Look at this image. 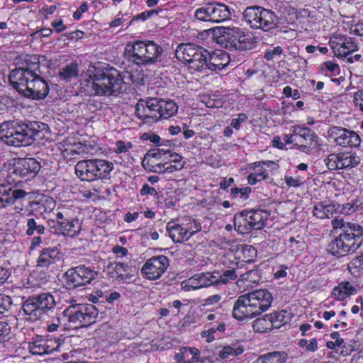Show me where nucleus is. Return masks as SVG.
Here are the masks:
<instances>
[{"label":"nucleus","instance_id":"obj_34","mask_svg":"<svg viewBox=\"0 0 363 363\" xmlns=\"http://www.w3.org/2000/svg\"><path fill=\"white\" fill-rule=\"evenodd\" d=\"M356 292V287L350 281H342L333 289V295L338 300H343Z\"/></svg>","mask_w":363,"mask_h":363},{"label":"nucleus","instance_id":"obj_16","mask_svg":"<svg viewBox=\"0 0 363 363\" xmlns=\"http://www.w3.org/2000/svg\"><path fill=\"white\" fill-rule=\"evenodd\" d=\"M291 130L294 131V135L296 137V148L303 152H309L311 147L317 143L316 134L307 127L294 125Z\"/></svg>","mask_w":363,"mask_h":363},{"label":"nucleus","instance_id":"obj_4","mask_svg":"<svg viewBox=\"0 0 363 363\" xmlns=\"http://www.w3.org/2000/svg\"><path fill=\"white\" fill-rule=\"evenodd\" d=\"M91 94L97 96H116L125 90V83L121 72L114 67L95 70L88 81Z\"/></svg>","mask_w":363,"mask_h":363},{"label":"nucleus","instance_id":"obj_44","mask_svg":"<svg viewBox=\"0 0 363 363\" xmlns=\"http://www.w3.org/2000/svg\"><path fill=\"white\" fill-rule=\"evenodd\" d=\"M78 72L77 64L72 62L62 68L59 72V76L62 79L69 82L74 78H77Z\"/></svg>","mask_w":363,"mask_h":363},{"label":"nucleus","instance_id":"obj_39","mask_svg":"<svg viewBox=\"0 0 363 363\" xmlns=\"http://www.w3.org/2000/svg\"><path fill=\"white\" fill-rule=\"evenodd\" d=\"M271 318L272 315H269V314H266L262 318H257L252 325L254 330L259 333H264L271 330L273 328Z\"/></svg>","mask_w":363,"mask_h":363},{"label":"nucleus","instance_id":"obj_11","mask_svg":"<svg viewBox=\"0 0 363 363\" xmlns=\"http://www.w3.org/2000/svg\"><path fill=\"white\" fill-rule=\"evenodd\" d=\"M98 272L91 267L80 264L69 269L63 275L66 289L71 290L89 284L96 279Z\"/></svg>","mask_w":363,"mask_h":363},{"label":"nucleus","instance_id":"obj_49","mask_svg":"<svg viewBox=\"0 0 363 363\" xmlns=\"http://www.w3.org/2000/svg\"><path fill=\"white\" fill-rule=\"evenodd\" d=\"M323 72H329L331 76L336 77L340 73V66L333 61H325L320 65Z\"/></svg>","mask_w":363,"mask_h":363},{"label":"nucleus","instance_id":"obj_28","mask_svg":"<svg viewBox=\"0 0 363 363\" xmlns=\"http://www.w3.org/2000/svg\"><path fill=\"white\" fill-rule=\"evenodd\" d=\"M175 359L179 363H211L209 359H200L199 350L194 347L181 348Z\"/></svg>","mask_w":363,"mask_h":363},{"label":"nucleus","instance_id":"obj_29","mask_svg":"<svg viewBox=\"0 0 363 363\" xmlns=\"http://www.w3.org/2000/svg\"><path fill=\"white\" fill-rule=\"evenodd\" d=\"M107 270L111 277L118 281H124L130 278V267L128 264L123 262L110 263Z\"/></svg>","mask_w":363,"mask_h":363},{"label":"nucleus","instance_id":"obj_43","mask_svg":"<svg viewBox=\"0 0 363 363\" xmlns=\"http://www.w3.org/2000/svg\"><path fill=\"white\" fill-rule=\"evenodd\" d=\"M213 6L212 2L206 4L204 6L197 9L195 11L194 16L201 21L213 22Z\"/></svg>","mask_w":363,"mask_h":363},{"label":"nucleus","instance_id":"obj_40","mask_svg":"<svg viewBox=\"0 0 363 363\" xmlns=\"http://www.w3.org/2000/svg\"><path fill=\"white\" fill-rule=\"evenodd\" d=\"M213 273L216 276V278H214V280H216L215 284L216 286L226 284L230 281L236 279L238 277V274L234 269L225 270L222 274H220L218 271H213Z\"/></svg>","mask_w":363,"mask_h":363},{"label":"nucleus","instance_id":"obj_9","mask_svg":"<svg viewBox=\"0 0 363 363\" xmlns=\"http://www.w3.org/2000/svg\"><path fill=\"white\" fill-rule=\"evenodd\" d=\"M220 36L218 42L225 44V47L236 50H247L254 48L256 41L253 34L238 27H221L219 28Z\"/></svg>","mask_w":363,"mask_h":363},{"label":"nucleus","instance_id":"obj_57","mask_svg":"<svg viewBox=\"0 0 363 363\" xmlns=\"http://www.w3.org/2000/svg\"><path fill=\"white\" fill-rule=\"evenodd\" d=\"M169 153V150H164L158 148L156 150L150 151L147 153V156L152 157L157 160H162L163 161L164 156H166Z\"/></svg>","mask_w":363,"mask_h":363},{"label":"nucleus","instance_id":"obj_58","mask_svg":"<svg viewBox=\"0 0 363 363\" xmlns=\"http://www.w3.org/2000/svg\"><path fill=\"white\" fill-rule=\"evenodd\" d=\"M283 52V49L280 46H277L273 50H269L265 52L264 57L267 60H273L274 56L279 55Z\"/></svg>","mask_w":363,"mask_h":363},{"label":"nucleus","instance_id":"obj_59","mask_svg":"<svg viewBox=\"0 0 363 363\" xmlns=\"http://www.w3.org/2000/svg\"><path fill=\"white\" fill-rule=\"evenodd\" d=\"M289 241L292 251L301 250L305 246V243L303 240H296L294 237H291Z\"/></svg>","mask_w":363,"mask_h":363},{"label":"nucleus","instance_id":"obj_45","mask_svg":"<svg viewBox=\"0 0 363 363\" xmlns=\"http://www.w3.org/2000/svg\"><path fill=\"white\" fill-rule=\"evenodd\" d=\"M359 158L356 155L341 152V169L354 167L359 164Z\"/></svg>","mask_w":363,"mask_h":363},{"label":"nucleus","instance_id":"obj_21","mask_svg":"<svg viewBox=\"0 0 363 363\" xmlns=\"http://www.w3.org/2000/svg\"><path fill=\"white\" fill-rule=\"evenodd\" d=\"M265 9L259 6L247 7L242 13L243 19L251 28L262 30Z\"/></svg>","mask_w":363,"mask_h":363},{"label":"nucleus","instance_id":"obj_19","mask_svg":"<svg viewBox=\"0 0 363 363\" xmlns=\"http://www.w3.org/2000/svg\"><path fill=\"white\" fill-rule=\"evenodd\" d=\"M33 77L34 75L26 72V70L18 67L10 72L9 80L11 86L25 96V92H27V86H30L29 81H32Z\"/></svg>","mask_w":363,"mask_h":363},{"label":"nucleus","instance_id":"obj_3","mask_svg":"<svg viewBox=\"0 0 363 363\" xmlns=\"http://www.w3.org/2000/svg\"><path fill=\"white\" fill-rule=\"evenodd\" d=\"M273 298L266 289H259L242 294L235 301L233 315L239 320L252 318L271 306Z\"/></svg>","mask_w":363,"mask_h":363},{"label":"nucleus","instance_id":"obj_33","mask_svg":"<svg viewBox=\"0 0 363 363\" xmlns=\"http://www.w3.org/2000/svg\"><path fill=\"white\" fill-rule=\"evenodd\" d=\"M213 22L221 23L230 19L231 12L228 6L224 4L213 1Z\"/></svg>","mask_w":363,"mask_h":363},{"label":"nucleus","instance_id":"obj_26","mask_svg":"<svg viewBox=\"0 0 363 363\" xmlns=\"http://www.w3.org/2000/svg\"><path fill=\"white\" fill-rule=\"evenodd\" d=\"M229 55L222 50L209 52L207 59L206 70L218 71L225 68L230 63Z\"/></svg>","mask_w":363,"mask_h":363},{"label":"nucleus","instance_id":"obj_12","mask_svg":"<svg viewBox=\"0 0 363 363\" xmlns=\"http://www.w3.org/2000/svg\"><path fill=\"white\" fill-rule=\"evenodd\" d=\"M55 305L54 296L45 292L26 299L23 303L22 310L25 314L36 318L54 308Z\"/></svg>","mask_w":363,"mask_h":363},{"label":"nucleus","instance_id":"obj_52","mask_svg":"<svg viewBox=\"0 0 363 363\" xmlns=\"http://www.w3.org/2000/svg\"><path fill=\"white\" fill-rule=\"evenodd\" d=\"M12 299L10 296L0 294V314L10 311L12 307Z\"/></svg>","mask_w":363,"mask_h":363},{"label":"nucleus","instance_id":"obj_42","mask_svg":"<svg viewBox=\"0 0 363 363\" xmlns=\"http://www.w3.org/2000/svg\"><path fill=\"white\" fill-rule=\"evenodd\" d=\"M45 232V228L43 225L41 224L38 218H30L27 220V230L26 235H33L35 233L42 235Z\"/></svg>","mask_w":363,"mask_h":363},{"label":"nucleus","instance_id":"obj_51","mask_svg":"<svg viewBox=\"0 0 363 363\" xmlns=\"http://www.w3.org/2000/svg\"><path fill=\"white\" fill-rule=\"evenodd\" d=\"M182 225L184 226L186 234H190L191 238L196 233H199L200 230H201V224L196 222L195 220L189 219L188 223H182Z\"/></svg>","mask_w":363,"mask_h":363},{"label":"nucleus","instance_id":"obj_32","mask_svg":"<svg viewBox=\"0 0 363 363\" xmlns=\"http://www.w3.org/2000/svg\"><path fill=\"white\" fill-rule=\"evenodd\" d=\"M261 274L258 269H251L245 274H242L238 280L237 284L239 286L244 285L245 287H253L259 283Z\"/></svg>","mask_w":363,"mask_h":363},{"label":"nucleus","instance_id":"obj_15","mask_svg":"<svg viewBox=\"0 0 363 363\" xmlns=\"http://www.w3.org/2000/svg\"><path fill=\"white\" fill-rule=\"evenodd\" d=\"M40 163L35 158H21L15 163L13 174L25 180L36 177L41 169Z\"/></svg>","mask_w":363,"mask_h":363},{"label":"nucleus","instance_id":"obj_55","mask_svg":"<svg viewBox=\"0 0 363 363\" xmlns=\"http://www.w3.org/2000/svg\"><path fill=\"white\" fill-rule=\"evenodd\" d=\"M144 104L146 108H150L152 112H158V113H160L159 99L150 98L147 100H145Z\"/></svg>","mask_w":363,"mask_h":363},{"label":"nucleus","instance_id":"obj_10","mask_svg":"<svg viewBox=\"0 0 363 363\" xmlns=\"http://www.w3.org/2000/svg\"><path fill=\"white\" fill-rule=\"evenodd\" d=\"M270 213L267 210L257 209L243 211L235 214V228L241 233L252 229H261L267 220Z\"/></svg>","mask_w":363,"mask_h":363},{"label":"nucleus","instance_id":"obj_47","mask_svg":"<svg viewBox=\"0 0 363 363\" xmlns=\"http://www.w3.org/2000/svg\"><path fill=\"white\" fill-rule=\"evenodd\" d=\"M225 330V325L223 323H219L217 326L213 325L207 330H203L201 333V337L205 338L208 342H211L215 340V334L216 332H223Z\"/></svg>","mask_w":363,"mask_h":363},{"label":"nucleus","instance_id":"obj_50","mask_svg":"<svg viewBox=\"0 0 363 363\" xmlns=\"http://www.w3.org/2000/svg\"><path fill=\"white\" fill-rule=\"evenodd\" d=\"M340 153H331L325 160V162L328 168L330 170L341 169Z\"/></svg>","mask_w":363,"mask_h":363},{"label":"nucleus","instance_id":"obj_63","mask_svg":"<svg viewBox=\"0 0 363 363\" xmlns=\"http://www.w3.org/2000/svg\"><path fill=\"white\" fill-rule=\"evenodd\" d=\"M353 101L356 106H359L363 111V89L358 90L354 94Z\"/></svg>","mask_w":363,"mask_h":363},{"label":"nucleus","instance_id":"obj_7","mask_svg":"<svg viewBox=\"0 0 363 363\" xmlns=\"http://www.w3.org/2000/svg\"><path fill=\"white\" fill-rule=\"evenodd\" d=\"M113 168V163L106 160H84L76 164L75 173L82 181L94 182L109 179Z\"/></svg>","mask_w":363,"mask_h":363},{"label":"nucleus","instance_id":"obj_60","mask_svg":"<svg viewBox=\"0 0 363 363\" xmlns=\"http://www.w3.org/2000/svg\"><path fill=\"white\" fill-rule=\"evenodd\" d=\"M140 194L142 196L150 195L157 196L158 193L154 187H151L148 184H145L143 185L142 189H140Z\"/></svg>","mask_w":363,"mask_h":363},{"label":"nucleus","instance_id":"obj_53","mask_svg":"<svg viewBox=\"0 0 363 363\" xmlns=\"http://www.w3.org/2000/svg\"><path fill=\"white\" fill-rule=\"evenodd\" d=\"M268 177V174L265 171H261L256 173H251L247 177L248 183L255 185L257 182L264 180Z\"/></svg>","mask_w":363,"mask_h":363},{"label":"nucleus","instance_id":"obj_35","mask_svg":"<svg viewBox=\"0 0 363 363\" xmlns=\"http://www.w3.org/2000/svg\"><path fill=\"white\" fill-rule=\"evenodd\" d=\"M336 208L334 204L319 203L314 206L313 214L316 218L324 219L330 218L336 213Z\"/></svg>","mask_w":363,"mask_h":363},{"label":"nucleus","instance_id":"obj_37","mask_svg":"<svg viewBox=\"0 0 363 363\" xmlns=\"http://www.w3.org/2000/svg\"><path fill=\"white\" fill-rule=\"evenodd\" d=\"M159 114L161 115V118L164 119L174 116L177 113L178 110L177 105L172 100L165 101L164 99H159Z\"/></svg>","mask_w":363,"mask_h":363},{"label":"nucleus","instance_id":"obj_23","mask_svg":"<svg viewBox=\"0 0 363 363\" xmlns=\"http://www.w3.org/2000/svg\"><path fill=\"white\" fill-rule=\"evenodd\" d=\"M264 14V22L262 26V30L265 32L279 28L281 25L289 23V19L284 15V11H278L276 13L270 9H266L263 11Z\"/></svg>","mask_w":363,"mask_h":363},{"label":"nucleus","instance_id":"obj_24","mask_svg":"<svg viewBox=\"0 0 363 363\" xmlns=\"http://www.w3.org/2000/svg\"><path fill=\"white\" fill-rule=\"evenodd\" d=\"M60 260V250L56 247L43 249L37 259V266L48 268Z\"/></svg>","mask_w":363,"mask_h":363},{"label":"nucleus","instance_id":"obj_25","mask_svg":"<svg viewBox=\"0 0 363 363\" xmlns=\"http://www.w3.org/2000/svg\"><path fill=\"white\" fill-rule=\"evenodd\" d=\"M28 193L23 189H0V209L15 203L18 200L24 199Z\"/></svg>","mask_w":363,"mask_h":363},{"label":"nucleus","instance_id":"obj_41","mask_svg":"<svg viewBox=\"0 0 363 363\" xmlns=\"http://www.w3.org/2000/svg\"><path fill=\"white\" fill-rule=\"evenodd\" d=\"M243 351V347L240 345H228L223 347L222 350L219 351L218 355L222 359H232L235 356L241 354Z\"/></svg>","mask_w":363,"mask_h":363},{"label":"nucleus","instance_id":"obj_17","mask_svg":"<svg viewBox=\"0 0 363 363\" xmlns=\"http://www.w3.org/2000/svg\"><path fill=\"white\" fill-rule=\"evenodd\" d=\"M329 135L335 143L343 147H355L360 144L359 135L354 131L340 126H333L329 130Z\"/></svg>","mask_w":363,"mask_h":363},{"label":"nucleus","instance_id":"obj_18","mask_svg":"<svg viewBox=\"0 0 363 363\" xmlns=\"http://www.w3.org/2000/svg\"><path fill=\"white\" fill-rule=\"evenodd\" d=\"M329 45L336 57L343 55L348 52L358 50V44L351 37L342 35H335L330 38Z\"/></svg>","mask_w":363,"mask_h":363},{"label":"nucleus","instance_id":"obj_13","mask_svg":"<svg viewBox=\"0 0 363 363\" xmlns=\"http://www.w3.org/2000/svg\"><path fill=\"white\" fill-rule=\"evenodd\" d=\"M57 224L55 232L65 236L74 237L81 230V225L75 218L74 211L65 206L59 207L56 213Z\"/></svg>","mask_w":363,"mask_h":363},{"label":"nucleus","instance_id":"obj_46","mask_svg":"<svg viewBox=\"0 0 363 363\" xmlns=\"http://www.w3.org/2000/svg\"><path fill=\"white\" fill-rule=\"evenodd\" d=\"M348 270L355 276L363 274V253L354 257L347 264Z\"/></svg>","mask_w":363,"mask_h":363},{"label":"nucleus","instance_id":"obj_5","mask_svg":"<svg viewBox=\"0 0 363 363\" xmlns=\"http://www.w3.org/2000/svg\"><path fill=\"white\" fill-rule=\"evenodd\" d=\"M162 48L152 40H135L125 47L126 58L135 64L150 65L161 61Z\"/></svg>","mask_w":363,"mask_h":363},{"label":"nucleus","instance_id":"obj_64","mask_svg":"<svg viewBox=\"0 0 363 363\" xmlns=\"http://www.w3.org/2000/svg\"><path fill=\"white\" fill-rule=\"evenodd\" d=\"M160 11H161L160 9L147 11H145V12H143V13L138 14L136 16V19H140L143 21H145L147 18L151 17L152 15H155V14L157 15Z\"/></svg>","mask_w":363,"mask_h":363},{"label":"nucleus","instance_id":"obj_56","mask_svg":"<svg viewBox=\"0 0 363 363\" xmlns=\"http://www.w3.org/2000/svg\"><path fill=\"white\" fill-rule=\"evenodd\" d=\"M11 333V328L5 322H0V343L5 342Z\"/></svg>","mask_w":363,"mask_h":363},{"label":"nucleus","instance_id":"obj_62","mask_svg":"<svg viewBox=\"0 0 363 363\" xmlns=\"http://www.w3.org/2000/svg\"><path fill=\"white\" fill-rule=\"evenodd\" d=\"M284 181L286 185L289 187H298L301 184V181L298 178H293L291 176L286 175L284 177Z\"/></svg>","mask_w":363,"mask_h":363},{"label":"nucleus","instance_id":"obj_8","mask_svg":"<svg viewBox=\"0 0 363 363\" xmlns=\"http://www.w3.org/2000/svg\"><path fill=\"white\" fill-rule=\"evenodd\" d=\"M209 52L194 43L180 44L176 50L177 58L186 65L192 72L206 70Z\"/></svg>","mask_w":363,"mask_h":363},{"label":"nucleus","instance_id":"obj_27","mask_svg":"<svg viewBox=\"0 0 363 363\" xmlns=\"http://www.w3.org/2000/svg\"><path fill=\"white\" fill-rule=\"evenodd\" d=\"M51 343H52V341L38 338L29 343L28 350L30 352L34 355H42L52 353L54 351L57 350L60 345L55 342L56 346L53 347L50 345Z\"/></svg>","mask_w":363,"mask_h":363},{"label":"nucleus","instance_id":"obj_61","mask_svg":"<svg viewBox=\"0 0 363 363\" xmlns=\"http://www.w3.org/2000/svg\"><path fill=\"white\" fill-rule=\"evenodd\" d=\"M60 318V315L56 319V322L55 323H52L50 324H49L48 325V330L49 332H55V331H57L58 328L60 326V325H62L64 328L67 327V323L65 322V320H60V322H59V319Z\"/></svg>","mask_w":363,"mask_h":363},{"label":"nucleus","instance_id":"obj_48","mask_svg":"<svg viewBox=\"0 0 363 363\" xmlns=\"http://www.w3.org/2000/svg\"><path fill=\"white\" fill-rule=\"evenodd\" d=\"M286 313V311L269 313V315H272L271 323L273 328H279L287 323Z\"/></svg>","mask_w":363,"mask_h":363},{"label":"nucleus","instance_id":"obj_6","mask_svg":"<svg viewBox=\"0 0 363 363\" xmlns=\"http://www.w3.org/2000/svg\"><path fill=\"white\" fill-rule=\"evenodd\" d=\"M99 312L92 304H72L60 314V320H65L67 328L77 329L96 323Z\"/></svg>","mask_w":363,"mask_h":363},{"label":"nucleus","instance_id":"obj_31","mask_svg":"<svg viewBox=\"0 0 363 363\" xmlns=\"http://www.w3.org/2000/svg\"><path fill=\"white\" fill-rule=\"evenodd\" d=\"M167 230L169 237L174 242H182L191 238L190 234H186L184 226L181 224H176L173 222L168 223Z\"/></svg>","mask_w":363,"mask_h":363},{"label":"nucleus","instance_id":"obj_36","mask_svg":"<svg viewBox=\"0 0 363 363\" xmlns=\"http://www.w3.org/2000/svg\"><path fill=\"white\" fill-rule=\"evenodd\" d=\"M34 76L41 74L39 57L37 55H27L20 67Z\"/></svg>","mask_w":363,"mask_h":363},{"label":"nucleus","instance_id":"obj_20","mask_svg":"<svg viewBox=\"0 0 363 363\" xmlns=\"http://www.w3.org/2000/svg\"><path fill=\"white\" fill-rule=\"evenodd\" d=\"M30 82V86H27V92H25V96L32 99H43L49 93L48 83L40 74L34 76L32 81Z\"/></svg>","mask_w":363,"mask_h":363},{"label":"nucleus","instance_id":"obj_14","mask_svg":"<svg viewBox=\"0 0 363 363\" xmlns=\"http://www.w3.org/2000/svg\"><path fill=\"white\" fill-rule=\"evenodd\" d=\"M169 265L165 255H157L148 259L141 269L143 276L150 280L160 279Z\"/></svg>","mask_w":363,"mask_h":363},{"label":"nucleus","instance_id":"obj_2","mask_svg":"<svg viewBox=\"0 0 363 363\" xmlns=\"http://www.w3.org/2000/svg\"><path fill=\"white\" fill-rule=\"evenodd\" d=\"M331 223L336 233L340 232L329 245L330 253L335 256L354 253L363 243V227L342 218H335Z\"/></svg>","mask_w":363,"mask_h":363},{"label":"nucleus","instance_id":"obj_30","mask_svg":"<svg viewBox=\"0 0 363 363\" xmlns=\"http://www.w3.org/2000/svg\"><path fill=\"white\" fill-rule=\"evenodd\" d=\"M145 99H140L135 105V114L137 117L144 123H153L161 119V115L158 112H152L145 106Z\"/></svg>","mask_w":363,"mask_h":363},{"label":"nucleus","instance_id":"obj_22","mask_svg":"<svg viewBox=\"0 0 363 363\" xmlns=\"http://www.w3.org/2000/svg\"><path fill=\"white\" fill-rule=\"evenodd\" d=\"M214 278H216V276L213 274V272L196 274L186 280L184 288L189 291L216 285Z\"/></svg>","mask_w":363,"mask_h":363},{"label":"nucleus","instance_id":"obj_54","mask_svg":"<svg viewBox=\"0 0 363 363\" xmlns=\"http://www.w3.org/2000/svg\"><path fill=\"white\" fill-rule=\"evenodd\" d=\"M354 52H348L343 55H339L337 58L342 59L347 64H352L354 62H359L361 60L362 55L360 54H354Z\"/></svg>","mask_w":363,"mask_h":363},{"label":"nucleus","instance_id":"obj_38","mask_svg":"<svg viewBox=\"0 0 363 363\" xmlns=\"http://www.w3.org/2000/svg\"><path fill=\"white\" fill-rule=\"evenodd\" d=\"M288 358L285 352H272L258 357L257 363H284Z\"/></svg>","mask_w":363,"mask_h":363},{"label":"nucleus","instance_id":"obj_1","mask_svg":"<svg viewBox=\"0 0 363 363\" xmlns=\"http://www.w3.org/2000/svg\"><path fill=\"white\" fill-rule=\"evenodd\" d=\"M45 126L46 124L37 121H4L0 124V138L10 146H29L42 138V130Z\"/></svg>","mask_w":363,"mask_h":363}]
</instances>
